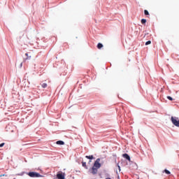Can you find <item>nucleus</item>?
I'll return each instance as SVG.
<instances>
[{
  "instance_id": "1",
  "label": "nucleus",
  "mask_w": 179,
  "mask_h": 179,
  "mask_svg": "<svg viewBox=\"0 0 179 179\" xmlns=\"http://www.w3.org/2000/svg\"><path fill=\"white\" fill-rule=\"evenodd\" d=\"M100 167H101V164H100V158H98L94 162L93 166L89 169V173L95 176V174L99 173V169H100Z\"/></svg>"
},
{
  "instance_id": "2",
  "label": "nucleus",
  "mask_w": 179,
  "mask_h": 179,
  "mask_svg": "<svg viewBox=\"0 0 179 179\" xmlns=\"http://www.w3.org/2000/svg\"><path fill=\"white\" fill-rule=\"evenodd\" d=\"M27 175L32 178H38L41 177V174L37 172H29Z\"/></svg>"
},
{
  "instance_id": "3",
  "label": "nucleus",
  "mask_w": 179,
  "mask_h": 179,
  "mask_svg": "<svg viewBox=\"0 0 179 179\" xmlns=\"http://www.w3.org/2000/svg\"><path fill=\"white\" fill-rule=\"evenodd\" d=\"M172 124H173V125H175V127H179V120H178V117H171V118Z\"/></svg>"
},
{
  "instance_id": "4",
  "label": "nucleus",
  "mask_w": 179,
  "mask_h": 179,
  "mask_svg": "<svg viewBox=\"0 0 179 179\" xmlns=\"http://www.w3.org/2000/svg\"><path fill=\"white\" fill-rule=\"evenodd\" d=\"M57 178L58 179H65V173H62V171H59L57 174Z\"/></svg>"
},
{
  "instance_id": "5",
  "label": "nucleus",
  "mask_w": 179,
  "mask_h": 179,
  "mask_svg": "<svg viewBox=\"0 0 179 179\" xmlns=\"http://www.w3.org/2000/svg\"><path fill=\"white\" fill-rule=\"evenodd\" d=\"M122 157H124V159H126L129 162H131V157H129V155L128 154H127V153L123 154Z\"/></svg>"
},
{
  "instance_id": "6",
  "label": "nucleus",
  "mask_w": 179,
  "mask_h": 179,
  "mask_svg": "<svg viewBox=\"0 0 179 179\" xmlns=\"http://www.w3.org/2000/svg\"><path fill=\"white\" fill-rule=\"evenodd\" d=\"M101 48H103V44L99 43L98 45H97V49L98 50H101Z\"/></svg>"
},
{
  "instance_id": "7",
  "label": "nucleus",
  "mask_w": 179,
  "mask_h": 179,
  "mask_svg": "<svg viewBox=\"0 0 179 179\" xmlns=\"http://www.w3.org/2000/svg\"><path fill=\"white\" fill-rule=\"evenodd\" d=\"M56 143L57 145H65V143L62 141H57Z\"/></svg>"
},
{
  "instance_id": "8",
  "label": "nucleus",
  "mask_w": 179,
  "mask_h": 179,
  "mask_svg": "<svg viewBox=\"0 0 179 179\" xmlns=\"http://www.w3.org/2000/svg\"><path fill=\"white\" fill-rule=\"evenodd\" d=\"M82 166L83 167H85V169H86V170H87V165H86V162H82Z\"/></svg>"
},
{
  "instance_id": "9",
  "label": "nucleus",
  "mask_w": 179,
  "mask_h": 179,
  "mask_svg": "<svg viewBox=\"0 0 179 179\" xmlns=\"http://www.w3.org/2000/svg\"><path fill=\"white\" fill-rule=\"evenodd\" d=\"M163 173H166L167 175L169 174H171V173L170 172V171L167 170V169H165L163 171Z\"/></svg>"
},
{
  "instance_id": "10",
  "label": "nucleus",
  "mask_w": 179,
  "mask_h": 179,
  "mask_svg": "<svg viewBox=\"0 0 179 179\" xmlns=\"http://www.w3.org/2000/svg\"><path fill=\"white\" fill-rule=\"evenodd\" d=\"M85 157H86V159H89L90 160H92L93 155H89V156L87 155Z\"/></svg>"
},
{
  "instance_id": "11",
  "label": "nucleus",
  "mask_w": 179,
  "mask_h": 179,
  "mask_svg": "<svg viewBox=\"0 0 179 179\" xmlns=\"http://www.w3.org/2000/svg\"><path fill=\"white\" fill-rule=\"evenodd\" d=\"M144 15H145V16H149V11H148V10H145Z\"/></svg>"
},
{
  "instance_id": "12",
  "label": "nucleus",
  "mask_w": 179,
  "mask_h": 179,
  "mask_svg": "<svg viewBox=\"0 0 179 179\" xmlns=\"http://www.w3.org/2000/svg\"><path fill=\"white\" fill-rule=\"evenodd\" d=\"M25 55L27 57L25 59H30V58H31V56H29V53H25Z\"/></svg>"
},
{
  "instance_id": "13",
  "label": "nucleus",
  "mask_w": 179,
  "mask_h": 179,
  "mask_svg": "<svg viewBox=\"0 0 179 179\" xmlns=\"http://www.w3.org/2000/svg\"><path fill=\"white\" fill-rule=\"evenodd\" d=\"M141 23H142V24H146V19H142L141 20Z\"/></svg>"
},
{
  "instance_id": "14",
  "label": "nucleus",
  "mask_w": 179,
  "mask_h": 179,
  "mask_svg": "<svg viewBox=\"0 0 179 179\" xmlns=\"http://www.w3.org/2000/svg\"><path fill=\"white\" fill-rule=\"evenodd\" d=\"M41 86L43 89H45L47 87V83H43Z\"/></svg>"
},
{
  "instance_id": "15",
  "label": "nucleus",
  "mask_w": 179,
  "mask_h": 179,
  "mask_svg": "<svg viewBox=\"0 0 179 179\" xmlns=\"http://www.w3.org/2000/svg\"><path fill=\"white\" fill-rule=\"evenodd\" d=\"M149 44H152V41H148L145 43V45H149Z\"/></svg>"
},
{
  "instance_id": "16",
  "label": "nucleus",
  "mask_w": 179,
  "mask_h": 179,
  "mask_svg": "<svg viewBox=\"0 0 179 179\" xmlns=\"http://www.w3.org/2000/svg\"><path fill=\"white\" fill-rule=\"evenodd\" d=\"M168 100H170L171 101H173V98L170 96H167Z\"/></svg>"
},
{
  "instance_id": "17",
  "label": "nucleus",
  "mask_w": 179,
  "mask_h": 179,
  "mask_svg": "<svg viewBox=\"0 0 179 179\" xmlns=\"http://www.w3.org/2000/svg\"><path fill=\"white\" fill-rule=\"evenodd\" d=\"M3 146H5V143L0 144V148H3Z\"/></svg>"
},
{
  "instance_id": "18",
  "label": "nucleus",
  "mask_w": 179,
  "mask_h": 179,
  "mask_svg": "<svg viewBox=\"0 0 179 179\" xmlns=\"http://www.w3.org/2000/svg\"><path fill=\"white\" fill-rule=\"evenodd\" d=\"M117 167L119 169V171H121V166H120V165L117 164Z\"/></svg>"
},
{
  "instance_id": "19",
  "label": "nucleus",
  "mask_w": 179,
  "mask_h": 179,
  "mask_svg": "<svg viewBox=\"0 0 179 179\" xmlns=\"http://www.w3.org/2000/svg\"><path fill=\"white\" fill-rule=\"evenodd\" d=\"M5 175H0V177H3Z\"/></svg>"
}]
</instances>
